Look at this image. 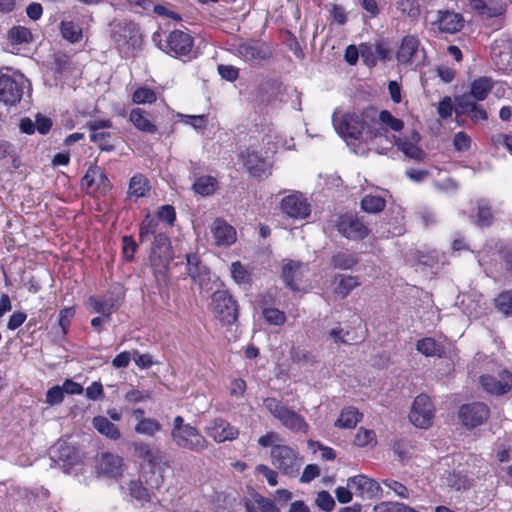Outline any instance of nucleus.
<instances>
[{
	"label": "nucleus",
	"instance_id": "11",
	"mask_svg": "<svg viewBox=\"0 0 512 512\" xmlns=\"http://www.w3.org/2000/svg\"><path fill=\"white\" fill-rule=\"evenodd\" d=\"M338 232L350 240H360L368 236L369 229L356 216L345 214L336 223Z\"/></svg>",
	"mask_w": 512,
	"mask_h": 512
},
{
	"label": "nucleus",
	"instance_id": "48",
	"mask_svg": "<svg viewBox=\"0 0 512 512\" xmlns=\"http://www.w3.org/2000/svg\"><path fill=\"white\" fill-rule=\"evenodd\" d=\"M497 309L505 315L512 314V290L504 291L495 299Z\"/></svg>",
	"mask_w": 512,
	"mask_h": 512
},
{
	"label": "nucleus",
	"instance_id": "19",
	"mask_svg": "<svg viewBox=\"0 0 512 512\" xmlns=\"http://www.w3.org/2000/svg\"><path fill=\"white\" fill-rule=\"evenodd\" d=\"M166 44L167 53L175 56H187L192 51L193 40L188 33L174 30L167 37Z\"/></svg>",
	"mask_w": 512,
	"mask_h": 512
},
{
	"label": "nucleus",
	"instance_id": "17",
	"mask_svg": "<svg viewBox=\"0 0 512 512\" xmlns=\"http://www.w3.org/2000/svg\"><path fill=\"white\" fill-rule=\"evenodd\" d=\"M123 458L111 452H103L99 455L96 464L97 473L110 478H118L123 473Z\"/></svg>",
	"mask_w": 512,
	"mask_h": 512
},
{
	"label": "nucleus",
	"instance_id": "50",
	"mask_svg": "<svg viewBox=\"0 0 512 512\" xmlns=\"http://www.w3.org/2000/svg\"><path fill=\"white\" fill-rule=\"evenodd\" d=\"M157 99L156 93L147 87H140L134 93L132 100L136 104L153 103Z\"/></svg>",
	"mask_w": 512,
	"mask_h": 512
},
{
	"label": "nucleus",
	"instance_id": "62",
	"mask_svg": "<svg viewBox=\"0 0 512 512\" xmlns=\"http://www.w3.org/2000/svg\"><path fill=\"white\" fill-rule=\"evenodd\" d=\"M122 250L123 256L126 260L132 261L134 258V253L137 249V244L132 236H123L122 238Z\"/></svg>",
	"mask_w": 512,
	"mask_h": 512
},
{
	"label": "nucleus",
	"instance_id": "31",
	"mask_svg": "<svg viewBox=\"0 0 512 512\" xmlns=\"http://www.w3.org/2000/svg\"><path fill=\"white\" fill-rule=\"evenodd\" d=\"M493 88V81L489 77H479L471 83L470 96L476 101H483Z\"/></svg>",
	"mask_w": 512,
	"mask_h": 512
},
{
	"label": "nucleus",
	"instance_id": "55",
	"mask_svg": "<svg viewBox=\"0 0 512 512\" xmlns=\"http://www.w3.org/2000/svg\"><path fill=\"white\" fill-rule=\"evenodd\" d=\"M379 120L382 124L387 125L393 131H400L404 127L401 119L395 118L389 111L383 110L379 114Z\"/></svg>",
	"mask_w": 512,
	"mask_h": 512
},
{
	"label": "nucleus",
	"instance_id": "37",
	"mask_svg": "<svg viewBox=\"0 0 512 512\" xmlns=\"http://www.w3.org/2000/svg\"><path fill=\"white\" fill-rule=\"evenodd\" d=\"M150 190L147 178L142 174H136L131 177L129 182L128 194L131 197H144Z\"/></svg>",
	"mask_w": 512,
	"mask_h": 512
},
{
	"label": "nucleus",
	"instance_id": "60",
	"mask_svg": "<svg viewBox=\"0 0 512 512\" xmlns=\"http://www.w3.org/2000/svg\"><path fill=\"white\" fill-rule=\"evenodd\" d=\"M316 504L321 510L329 512L334 508L335 501L329 492L321 491L317 495Z\"/></svg>",
	"mask_w": 512,
	"mask_h": 512
},
{
	"label": "nucleus",
	"instance_id": "32",
	"mask_svg": "<svg viewBox=\"0 0 512 512\" xmlns=\"http://www.w3.org/2000/svg\"><path fill=\"white\" fill-rule=\"evenodd\" d=\"M473 479L464 470H454L446 477V484L450 488L461 491L471 487Z\"/></svg>",
	"mask_w": 512,
	"mask_h": 512
},
{
	"label": "nucleus",
	"instance_id": "58",
	"mask_svg": "<svg viewBox=\"0 0 512 512\" xmlns=\"http://www.w3.org/2000/svg\"><path fill=\"white\" fill-rule=\"evenodd\" d=\"M380 509V512H416L413 508L398 502H382L374 510Z\"/></svg>",
	"mask_w": 512,
	"mask_h": 512
},
{
	"label": "nucleus",
	"instance_id": "64",
	"mask_svg": "<svg viewBox=\"0 0 512 512\" xmlns=\"http://www.w3.org/2000/svg\"><path fill=\"white\" fill-rule=\"evenodd\" d=\"M157 216L159 220L165 221L172 226L176 219L175 209L171 205H163L159 208Z\"/></svg>",
	"mask_w": 512,
	"mask_h": 512
},
{
	"label": "nucleus",
	"instance_id": "26",
	"mask_svg": "<svg viewBox=\"0 0 512 512\" xmlns=\"http://www.w3.org/2000/svg\"><path fill=\"white\" fill-rule=\"evenodd\" d=\"M186 260L188 274L194 282L202 286L204 282L210 280L208 268L201 263L196 254H188Z\"/></svg>",
	"mask_w": 512,
	"mask_h": 512
},
{
	"label": "nucleus",
	"instance_id": "28",
	"mask_svg": "<svg viewBox=\"0 0 512 512\" xmlns=\"http://www.w3.org/2000/svg\"><path fill=\"white\" fill-rule=\"evenodd\" d=\"M243 162L248 172L254 177H261L266 173V162L257 152L247 150L242 154Z\"/></svg>",
	"mask_w": 512,
	"mask_h": 512
},
{
	"label": "nucleus",
	"instance_id": "52",
	"mask_svg": "<svg viewBox=\"0 0 512 512\" xmlns=\"http://www.w3.org/2000/svg\"><path fill=\"white\" fill-rule=\"evenodd\" d=\"M397 9L401 11L402 14L411 18L417 17L420 12L417 0H399L397 2Z\"/></svg>",
	"mask_w": 512,
	"mask_h": 512
},
{
	"label": "nucleus",
	"instance_id": "21",
	"mask_svg": "<svg viewBox=\"0 0 512 512\" xmlns=\"http://www.w3.org/2000/svg\"><path fill=\"white\" fill-rule=\"evenodd\" d=\"M347 485L351 487L356 495L367 498L376 496L380 490V486L375 480L364 475H357L348 478Z\"/></svg>",
	"mask_w": 512,
	"mask_h": 512
},
{
	"label": "nucleus",
	"instance_id": "25",
	"mask_svg": "<svg viewBox=\"0 0 512 512\" xmlns=\"http://www.w3.org/2000/svg\"><path fill=\"white\" fill-rule=\"evenodd\" d=\"M307 266L298 261L290 260L284 264L282 269V278L291 289H298V282L301 280Z\"/></svg>",
	"mask_w": 512,
	"mask_h": 512
},
{
	"label": "nucleus",
	"instance_id": "3",
	"mask_svg": "<svg viewBox=\"0 0 512 512\" xmlns=\"http://www.w3.org/2000/svg\"><path fill=\"white\" fill-rule=\"evenodd\" d=\"M263 405L285 428L293 432L306 433L308 431L309 425L304 417L290 409L281 400L267 397L263 400Z\"/></svg>",
	"mask_w": 512,
	"mask_h": 512
},
{
	"label": "nucleus",
	"instance_id": "39",
	"mask_svg": "<svg viewBox=\"0 0 512 512\" xmlns=\"http://www.w3.org/2000/svg\"><path fill=\"white\" fill-rule=\"evenodd\" d=\"M494 221V214L489 202L485 199L477 201L476 224L479 227H489Z\"/></svg>",
	"mask_w": 512,
	"mask_h": 512
},
{
	"label": "nucleus",
	"instance_id": "45",
	"mask_svg": "<svg viewBox=\"0 0 512 512\" xmlns=\"http://www.w3.org/2000/svg\"><path fill=\"white\" fill-rule=\"evenodd\" d=\"M361 208L367 213H378L385 208V200L380 196L367 195L361 201Z\"/></svg>",
	"mask_w": 512,
	"mask_h": 512
},
{
	"label": "nucleus",
	"instance_id": "54",
	"mask_svg": "<svg viewBox=\"0 0 512 512\" xmlns=\"http://www.w3.org/2000/svg\"><path fill=\"white\" fill-rule=\"evenodd\" d=\"M376 442V435L373 430H368L364 428H359L356 436H355V444L364 447L370 444H374Z\"/></svg>",
	"mask_w": 512,
	"mask_h": 512
},
{
	"label": "nucleus",
	"instance_id": "41",
	"mask_svg": "<svg viewBox=\"0 0 512 512\" xmlns=\"http://www.w3.org/2000/svg\"><path fill=\"white\" fill-rule=\"evenodd\" d=\"M60 33L70 43H77L82 39V29L73 21H62L60 23Z\"/></svg>",
	"mask_w": 512,
	"mask_h": 512
},
{
	"label": "nucleus",
	"instance_id": "9",
	"mask_svg": "<svg viewBox=\"0 0 512 512\" xmlns=\"http://www.w3.org/2000/svg\"><path fill=\"white\" fill-rule=\"evenodd\" d=\"M280 209L287 217L297 220L307 218L311 212L307 198L300 192L285 196L280 202Z\"/></svg>",
	"mask_w": 512,
	"mask_h": 512
},
{
	"label": "nucleus",
	"instance_id": "29",
	"mask_svg": "<svg viewBox=\"0 0 512 512\" xmlns=\"http://www.w3.org/2000/svg\"><path fill=\"white\" fill-rule=\"evenodd\" d=\"M192 189L198 195L210 196L218 189V181L210 175L197 176L194 179Z\"/></svg>",
	"mask_w": 512,
	"mask_h": 512
},
{
	"label": "nucleus",
	"instance_id": "49",
	"mask_svg": "<svg viewBox=\"0 0 512 512\" xmlns=\"http://www.w3.org/2000/svg\"><path fill=\"white\" fill-rule=\"evenodd\" d=\"M129 492L134 499L140 502H147L150 500L148 490L143 486L142 482L139 480L130 481Z\"/></svg>",
	"mask_w": 512,
	"mask_h": 512
},
{
	"label": "nucleus",
	"instance_id": "30",
	"mask_svg": "<svg viewBox=\"0 0 512 512\" xmlns=\"http://www.w3.org/2000/svg\"><path fill=\"white\" fill-rule=\"evenodd\" d=\"M93 427L102 435L112 440H118L121 432L118 427L104 416H96L92 420Z\"/></svg>",
	"mask_w": 512,
	"mask_h": 512
},
{
	"label": "nucleus",
	"instance_id": "40",
	"mask_svg": "<svg viewBox=\"0 0 512 512\" xmlns=\"http://www.w3.org/2000/svg\"><path fill=\"white\" fill-rule=\"evenodd\" d=\"M417 350L427 357L438 356L441 357L444 353V348L441 344L437 343L433 338H423L417 342Z\"/></svg>",
	"mask_w": 512,
	"mask_h": 512
},
{
	"label": "nucleus",
	"instance_id": "8",
	"mask_svg": "<svg viewBox=\"0 0 512 512\" xmlns=\"http://www.w3.org/2000/svg\"><path fill=\"white\" fill-rule=\"evenodd\" d=\"M434 407L430 398L425 394L418 395L412 404L409 414L410 422L422 429H427L432 424Z\"/></svg>",
	"mask_w": 512,
	"mask_h": 512
},
{
	"label": "nucleus",
	"instance_id": "35",
	"mask_svg": "<svg viewBox=\"0 0 512 512\" xmlns=\"http://www.w3.org/2000/svg\"><path fill=\"white\" fill-rule=\"evenodd\" d=\"M172 259L171 252L151 251L149 261L155 275H164Z\"/></svg>",
	"mask_w": 512,
	"mask_h": 512
},
{
	"label": "nucleus",
	"instance_id": "23",
	"mask_svg": "<svg viewBox=\"0 0 512 512\" xmlns=\"http://www.w3.org/2000/svg\"><path fill=\"white\" fill-rule=\"evenodd\" d=\"M211 233L217 246H230L236 241L235 229L222 219L213 222Z\"/></svg>",
	"mask_w": 512,
	"mask_h": 512
},
{
	"label": "nucleus",
	"instance_id": "10",
	"mask_svg": "<svg viewBox=\"0 0 512 512\" xmlns=\"http://www.w3.org/2000/svg\"><path fill=\"white\" fill-rule=\"evenodd\" d=\"M172 439L178 447L194 452H201L209 445L206 438L200 434L198 429L191 425L185 427L179 433L174 434Z\"/></svg>",
	"mask_w": 512,
	"mask_h": 512
},
{
	"label": "nucleus",
	"instance_id": "33",
	"mask_svg": "<svg viewBox=\"0 0 512 512\" xmlns=\"http://www.w3.org/2000/svg\"><path fill=\"white\" fill-rule=\"evenodd\" d=\"M129 120L142 132L153 134L157 131V127L147 118L145 112L140 108L131 110Z\"/></svg>",
	"mask_w": 512,
	"mask_h": 512
},
{
	"label": "nucleus",
	"instance_id": "4",
	"mask_svg": "<svg viewBox=\"0 0 512 512\" xmlns=\"http://www.w3.org/2000/svg\"><path fill=\"white\" fill-rule=\"evenodd\" d=\"M270 457L272 465L285 475L295 476L300 470L301 458L298 452L288 445H273Z\"/></svg>",
	"mask_w": 512,
	"mask_h": 512
},
{
	"label": "nucleus",
	"instance_id": "2",
	"mask_svg": "<svg viewBox=\"0 0 512 512\" xmlns=\"http://www.w3.org/2000/svg\"><path fill=\"white\" fill-rule=\"evenodd\" d=\"M28 80L19 71L9 67L0 68V102L16 105L22 98Z\"/></svg>",
	"mask_w": 512,
	"mask_h": 512
},
{
	"label": "nucleus",
	"instance_id": "47",
	"mask_svg": "<svg viewBox=\"0 0 512 512\" xmlns=\"http://www.w3.org/2000/svg\"><path fill=\"white\" fill-rule=\"evenodd\" d=\"M325 8L328 11L333 22H335L336 24L344 25L347 22V12L343 6L336 3H329L325 6Z\"/></svg>",
	"mask_w": 512,
	"mask_h": 512
},
{
	"label": "nucleus",
	"instance_id": "61",
	"mask_svg": "<svg viewBox=\"0 0 512 512\" xmlns=\"http://www.w3.org/2000/svg\"><path fill=\"white\" fill-rule=\"evenodd\" d=\"M471 145V138L463 131L454 135L453 146L459 152L467 151Z\"/></svg>",
	"mask_w": 512,
	"mask_h": 512
},
{
	"label": "nucleus",
	"instance_id": "38",
	"mask_svg": "<svg viewBox=\"0 0 512 512\" xmlns=\"http://www.w3.org/2000/svg\"><path fill=\"white\" fill-rule=\"evenodd\" d=\"M361 419V414L353 407L343 409L335 422V426L344 429H352Z\"/></svg>",
	"mask_w": 512,
	"mask_h": 512
},
{
	"label": "nucleus",
	"instance_id": "42",
	"mask_svg": "<svg viewBox=\"0 0 512 512\" xmlns=\"http://www.w3.org/2000/svg\"><path fill=\"white\" fill-rule=\"evenodd\" d=\"M161 429L162 424L154 418L142 419L134 427L136 433L149 437H154Z\"/></svg>",
	"mask_w": 512,
	"mask_h": 512
},
{
	"label": "nucleus",
	"instance_id": "57",
	"mask_svg": "<svg viewBox=\"0 0 512 512\" xmlns=\"http://www.w3.org/2000/svg\"><path fill=\"white\" fill-rule=\"evenodd\" d=\"M170 248V240L165 233L159 232L155 234L151 251L171 252Z\"/></svg>",
	"mask_w": 512,
	"mask_h": 512
},
{
	"label": "nucleus",
	"instance_id": "22",
	"mask_svg": "<svg viewBox=\"0 0 512 512\" xmlns=\"http://www.w3.org/2000/svg\"><path fill=\"white\" fill-rule=\"evenodd\" d=\"M420 41L415 36H405L397 52V61L401 64L413 63L419 58Z\"/></svg>",
	"mask_w": 512,
	"mask_h": 512
},
{
	"label": "nucleus",
	"instance_id": "12",
	"mask_svg": "<svg viewBox=\"0 0 512 512\" xmlns=\"http://www.w3.org/2000/svg\"><path fill=\"white\" fill-rule=\"evenodd\" d=\"M236 52L239 57L251 63H258L272 56V50L266 43L254 40L239 44Z\"/></svg>",
	"mask_w": 512,
	"mask_h": 512
},
{
	"label": "nucleus",
	"instance_id": "46",
	"mask_svg": "<svg viewBox=\"0 0 512 512\" xmlns=\"http://www.w3.org/2000/svg\"><path fill=\"white\" fill-rule=\"evenodd\" d=\"M158 220L156 218L147 216L140 226L139 239L140 242L148 241L151 235L155 236L157 232Z\"/></svg>",
	"mask_w": 512,
	"mask_h": 512
},
{
	"label": "nucleus",
	"instance_id": "13",
	"mask_svg": "<svg viewBox=\"0 0 512 512\" xmlns=\"http://www.w3.org/2000/svg\"><path fill=\"white\" fill-rule=\"evenodd\" d=\"M205 432L217 443L232 441L239 435V430L223 418H215L209 421Z\"/></svg>",
	"mask_w": 512,
	"mask_h": 512
},
{
	"label": "nucleus",
	"instance_id": "7",
	"mask_svg": "<svg viewBox=\"0 0 512 512\" xmlns=\"http://www.w3.org/2000/svg\"><path fill=\"white\" fill-rule=\"evenodd\" d=\"M213 309L224 324H232L238 318V305L225 290H217L212 295Z\"/></svg>",
	"mask_w": 512,
	"mask_h": 512
},
{
	"label": "nucleus",
	"instance_id": "36",
	"mask_svg": "<svg viewBox=\"0 0 512 512\" xmlns=\"http://www.w3.org/2000/svg\"><path fill=\"white\" fill-rule=\"evenodd\" d=\"M89 305L94 313L108 316V318H111V314L117 310L119 306L117 301L112 298L100 300L94 297L89 298Z\"/></svg>",
	"mask_w": 512,
	"mask_h": 512
},
{
	"label": "nucleus",
	"instance_id": "16",
	"mask_svg": "<svg viewBox=\"0 0 512 512\" xmlns=\"http://www.w3.org/2000/svg\"><path fill=\"white\" fill-rule=\"evenodd\" d=\"M50 453L53 462L59 464L66 473L79 461L76 449L66 442L56 443Z\"/></svg>",
	"mask_w": 512,
	"mask_h": 512
},
{
	"label": "nucleus",
	"instance_id": "51",
	"mask_svg": "<svg viewBox=\"0 0 512 512\" xmlns=\"http://www.w3.org/2000/svg\"><path fill=\"white\" fill-rule=\"evenodd\" d=\"M97 178H99L101 181H107V177L101 170L98 168H89L86 174L83 176L81 184L87 189L93 188Z\"/></svg>",
	"mask_w": 512,
	"mask_h": 512
},
{
	"label": "nucleus",
	"instance_id": "34",
	"mask_svg": "<svg viewBox=\"0 0 512 512\" xmlns=\"http://www.w3.org/2000/svg\"><path fill=\"white\" fill-rule=\"evenodd\" d=\"M357 263V255L349 251H339L335 253L330 259V264L335 269L348 270L355 266Z\"/></svg>",
	"mask_w": 512,
	"mask_h": 512
},
{
	"label": "nucleus",
	"instance_id": "20",
	"mask_svg": "<svg viewBox=\"0 0 512 512\" xmlns=\"http://www.w3.org/2000/svg\"><path fill=\"white\" fill-rule=\"evenodd\" d=\"M434 24L441 32L453 34L464 26V19L461 14L454 11L440 10Z\"/></svg>",
	"mask_w": 512,
	"mask_h": 512
},
{
	"label": "nucleus",
	"instance_id": "27",
	"mask_svg": "<svg viewBox=\"0 0 512 512\" xmlns=\"http://www.w3.org/2000/svg\"><path fill=\"white\" fill-rule=\"evenodd\" d=\"M419 140L420 135L417 132H413L410 140L406 137L398 138L396 145L406 156L415 160H422L424 152L417 146Z\"/></svg>",
	"mask_w": 512,
	"mask_h": 512
},
{
	"label": "nucleus",
	"instance_id": "14",
	"mask_svg": "<svg viewBox=\"0 0 512 512\" xmlns=\"http://www.w3.org/2000/svg\"><path fill=\"white\" fill-rule=\"evenodd\" d=\"M87 126L91 132L90 140L97 144L101 150L112 151L114 149L112 135L106 131V129L112 127L110 120H93Z\"/></svg>",
	"mask_w": 512,
	"mask_h": 512
},
{
	"label": "nucleus",
	"instance_id": "43",
	"mask_svg": "<svg viewBox=\"0 0 512 512\" xmlns=\"http://www.w3.org/2000/svg\"><path fill=\"white\" fill-rule=\"evenodd\" d=\"M335 281H338L335 291L342 298L346 297L354 288L360 285L358 278L351 275H339L335 278Z\"/></svg>",
	"mask_w": 512,
	"mask_h": 512
},
{
	"label": "nucleus",
	"instance_id": "5",
	"mask_svg": "<svg viewBox=\"0 0 512 512\" xmlns=\"http://www.w3.org/2000/svg\"><path fill=\"white\" fill-rule=\"evenodd\" d=\"M332 122L336 132L343 138L359 139L365 129V122L361 115L355 112H347L342 115L334 111Z\"/></svg>",
	"mask_w": 512,
	"mask_h": 512
},
{
	"label": "nucleus",
	"instance_id": "15",
	"mask_svg": "<svg viewBox=\"0 0 512 512\" xmlns=\"http://www.w3.org/2000/svg\"><path fill=\"white\" fill-rule=\"evenodd\" d=\"M489 409L484 403L476 402L463 405L459 411V418L464 426L474 428L487 420Z\"/></svg>",
	"mask_w": 512,
	"mask_h": 512
},
{
	"label": "nucleus",
	"instance_id": "56",
	"mask_svg": "<svg viewBox=\"0 0 512 512\" xmlns=\"http://www.w3.org/2000/svg\"><path fill=\"white\" fill-rule=\"evenodd\" d=\"M232 278L239 284H244L249 281V274L246 268L239 262H233L230 267Z\"/></svg>",
	"mask_w": 512,
	"mask_h": 512
},
{
	"label": "nucleus",
	"instance_id": "53",
	"mask_svg": "<svg viewBox=\"0 0 512 512\" xmlns=\"http://www.w3.org/2000/svg\"><path fill=\"white\" fill-rule=\"evenodd\" d=\"M263 317L271 325L280 326L286 321L285 313L276 308H265L263 310Z\"/></svg>",
	"mask_w": 512,
	"mask_h": 512
},
{
	"label": "nucleus",
	"instance_id": "44",
	"mask_svg": "<svg viewBox=\"0 0 512 512\" xmlns=\"http://www.w3.org/2000/svg\"><path fill=\"white\" fill-rule=\"evenodd\" d=\"M8 39L12 44H23L32 41L31 31L24 26H14L8 32Z\"/></svg>",
	"mask_w": 512,
	"mask_h": 512
},
{
	"label": "nucleus",
	"instance_id": "59",
	"mask_svg": "<svg viewBox=\"0 0 512 512\" xmlns=\"http://www.w3.org/2000/svg\"><path fill=\"white\" fill-rule=\"evenodd\" d=\"M383 484L385 487H387L390 491H393L395 495H397L400 498L407 499L409 497V491L405 485L402 483L393 480V479H385L383 480Z\"/></svg>",
	"mask_w": 512,
	"mask_h": 512
},
{
	"label": "nucleus",
	"instance_id": "6",
	"mask_svg": "<svg viewBox=\"0 0 512 512\" xmlns=\"http://www.w3.org/2000/svg\"><path fill=\"white\" fill-rule=\"evenodd\" d=\"M470 8L484 22H491L500 28L506 12V5L501 0H470Z\"/></svg>",
	"mask_w": 512,
	"mask_h": 512
},
{
	"label": "nucleus",
	"instance_id": "24",
	"mask_svg": "<svg viewBox=\"0 0 512 512\" xmlns=\"http://www.w3.org/2000/svg\"><path fill=\"white\" fill-rule=\"evenodd\" d=\"M137 35V28L131 22H118L112 25L111 38L119 47L134 41Z\"/></svg>",
	"mask_w": 512,
	"mask_h": 512
},
{
	"label": "nucleus",
	"instance_id": "18",
	"mask_svg": "<svg viewBox=\"0 0 512 512\" xmlns=\"http://www.w3.org/2000/svg\"><path fill=\"white\" fill-rule=\"evenodd\" d=\"M480 384L488 393L502 395L512 387V374L503 370L497 376L483 375L480 377Z\"/></svg>",
	"mask_w": 512,
	"mask_h": 512
},
{
	"label": "nucleus",
	"instance_id": "63",
	"mask_svg": "<svg viewBox=\"0 0 512 512\" xmlns=\"http://www.w3.org/2000/svg\"><path fill=\"white\" fill-rule=\"evenodd\" d=\"M64 399V392L61 386L56 385L50 388L46 393V403L49 405L60 404Z\"/></svg>",
	"mask_w": 512,
	"mask_h": 512
},
{
	"label": "nucleus",
	"instance_id": "1",
	"mask_svg": "<svg viewBox=\"0 0 512 512\" xmlns=\"http://www.w3.org/2000/svg\"><path fill=\"white\" fill-rule=\"evenodd\" d=\"M131 446L134 456L143 461L141 468L146 484L156 489L162 486L164 474L170 468L162 452L146 442H133Z\"/></svg>",
	"mask_w": 512,
	"mask_h": 512
}]
</instances>
